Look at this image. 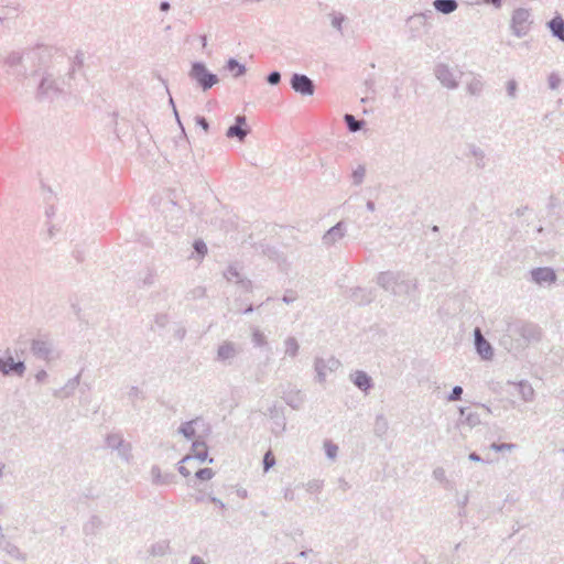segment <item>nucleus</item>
I'll return each mask as SVG.
<instances>
[{"label": "nucleus", "instance_id": "f257e3e1", "mask_svg": "<svg viewBox=\"0 0 564 564\" xmlns=\"http://www.w3.org/2000/svg\"><path fill=\"white\" fill-rule=\"evenodd\" d=\"M53 48L45 45L12 52L6 58L9 72L19 78L22 84L35 79L40 73L52 63Z\"/></svg>", "mask_w": 564, "mask_h": 564}, {"label": "nucleus", "instance_id": "f03ea898", "mask_svg": "<svg viewBox=\"0 0 564 564\" xmlns=\"http://www.w3.org/2000/svg\"><path fill=\"white\" fill-rule=\"evenodd\" d=\"M376 282L394 296H411L417 288L416 280L401 271H384L377 275Z\"/></svg>", "mask_w": 564, "mask_h": 564}, {"label": "nucleus", "instance_id": "7ed1b4c3", "mask_svg": "<svg viewBox=\"0 0 564 564\" xmlns=\"http://www.w3.org/2000/svg\"><path fill=\"white\" fill-rule=\"evenodd\" d=\"M34 80H37L35 91L37 100H52L65 91V82L57 76L56 69L52 63H50Z\"/></svg>", "mask_w": 564, "mask_h": 564}, {"label": "nucleus", "instance_id": "20e7f679", "mask_svg": "<svg viewBox=\"0 0 564 564\" xmlns=\"http://www.w3.org/2000/svg\"><path fill=\"white\" fill-rule=\"evenodd\" d=\"M518 335L525 341H539L542 337L541 328L532 323L512 322L507 326V334L500 338V345L508 351L514 350L518 346L513 343L512 336Z\"/></svg>", "mask_w": 564, "mask_h": 564}, {"label": "nucleus", "instance_id": "39448f33", "mask_svg": "<svg viewBox=\"0 0 564 564\" xmlns=\"http://www.w3.org/2000/svg\"><path fill=\"white\" fill-rule=\"evenodd\" d=\"M533 23L532 14L529 9L519 8L511 15V32L517 37H523L529 34Z\"/></svg>", "mask_w": 564, "mask_h": 564}, {"label": "nucleus", "instance_id": "423d86ee", "mask_svg": "<svg viewBox=\"0 0 564 564\" xmlns=\"http://www.w3.org/2000/svg\"><path fill=\"white\" fill-rule=\"evenodd\" d=\"M434 75L443 87L453 90L458 87L463 72L445 63H440L434 67Z\"/></svg>", "mask_w": 564, "mask_h": 564}, {"label": "nucleus", "instance_id": "0eeeda50", "mask_svg": "<svg viewBox=\"0 0 564 564\" xmlns=\"http://www.w3.org/2000/svg\"><path fill=\"white\" fill-rule=\"evenodd\" d=\"M188 76L192 80L196 82L203 90L212 88L219 82L217 75L210 73L202 62H194L192 64Z\"/></svg>", "mask_w": 564, "mask_h": 564}, {"label": "nucleus", "instance_id": "6e6552de", "mask_svg": "<svg viewBox=\"0 0 564 564\" xmlns=\"http://www.w3.org/2000/svg\"><path fill=\"white\" fill-rule=\"evenodd\" d=\"M31 351L36 358L46 362L54 361L61 356L54 343L47 337H39L33 339L31 344Z\"/></svg>", "mask_w": 564, "mask_h": 564}, {"label": "nucleus", "instance_id": "1a4fd4ad", "mask_svg": "<svg viewBox=\"0 0 564 564\" xmlns=\"http://www.w3.org/2000/svg\"><path fill=\"white\" fill-rule=\"evenodd\" d=\"M491 409L486 404H479L475 410L470 408H459V425L468 426L474 429L482 423V416L491 414Z\"/></svg>", "mask_w": 564, "mask_h": 564}, {"label": "nucleus", "instance_id": "9d476101", "mask_svg": "<svg viewBox=\"0 0 564 564\" xmlns=\"http://www.w3.org/2000/svg\"><path fill=\"white\" fill-rule=\"evenodd\" d=\"M105 443L108 448L116 451L117 455L126 463L132 459V445L123 438L121 433H109Z\"/></svg>", "mask_w": 564, "mask_h": 564}, {"label": "nucleus", "instance_id": "9b49d317", "mask_svg": "<svg viewBox=\"0 0 564 564\" xmlns=\"http://www.w3.org/2000/svg\"><path fill=\"white\" fill-rule=\"evenodd\" d=\"M340 367V361L330 356L328 358L315 357L314 369L316 372V380L323 384L326 381L328 373L336 371Z\"/></svg>", "mask_w": 564, "mask_h": 564}, {"label": "nucleus", "instance_id": "f8f14e48", "mask_svg": "<svg viewBox=\"0 0 564 564\" xmlns=\"http://www.w3.org/2000/svg\"><path fill=\"white\" fill-rule=\"evenodd\" d=\"M290 84L292 89L302 96H312L315 91L313 80L303 74H293Z\"/></svg>", "mask_w": 564, "mask_h": 564}, {"label": "nucleus", "instance_id": "ddd939ff", "mask_svg": "<svg viewBox=\"0 0 564 564\" xmlns=\"http://www.w3.org/2000/svg\"><path fill=\"white\" fill-rule=\"evenodd\" d=\"M25 371V365L23 361H14L10 351L7 350L4 356H0V372L3 375L15 373L22 377Z\"/></svg>", "mask_w": 564, "mask_h": 564}, {"label": "nucleus", "instance_id": "4468645a", "mask_svg": "<svg viewBox=\"0 0 564 564\" xmlns=\"http://www.w3.org/2000/svg\"><path fill=\"white\" fill-rule=\"evenodd\" d=\"M531 280L540 285H551L556 282V273L550 267L535 268L530 271Z\"/></svg>", "mask_w": 564, "mask_h": 564}, {"label": "nucleus", "instance_id": "2eb2a0df", "mask_svg": "<svg viewBox=\"0 0 564 564\" xmlns=\"http://www.w3.org/2000/svg\"><path fill=\"white\" fill-rule=\"evenodd\" d=\"M475 348L477 354L484 360H491L494 358V348L491 344L484 337L480 328L476 327L474 330Z\"/></svg>", "mask_w": 564, "mask_h": 564}, {"label": "nucleus", "instance_id": "dca6fc26", "mask_svg": "<svg viewBox=\"0 0 564 564\" xmlns=\"http://www.w3.org/2000/svg\"><path fill=\"white\" fill-rule=\"evenodd\" d=\"M347 232V226L344 221H338L335 226L329 228L323 236L322 242L326 247H332L340 241Z\"/></svg>", "mask_w": 564, "mask_h": 564}, {"label": "nucleus", "instance_id": "f3484780", "mask_svg": "<svg viewBox=\"0 0 564 564\" xmlns=\"http://www.w3.org/2000/svg\"><path fill=\"white\" fill-rule=\"evenodd\" d=\"M239 352L240 348L237 344L230 340H225L218 346L216 359L221 362L231 364Z\"/></svg>", "mask_w": 564, "mask_h": 564}, {"label": "nucleus", "instance_id": "a211bd4d", "mask_svg": "<svg viewBox=\"0 0 564 564\" xmlns=\"http://www.w3.org/2000/svg\"><path fill=\"white\" fill-rule=\"evenodd\" d=\"M208 457V448L206 443L203 440H195L191 447V453L187 454L181 463H187L193 458L197 459L199 463H204Z\"/></svg>", "mask_w": 564, "mask_h": 564}, {"label": "nucleus", "instance_id": "6ab92c4d", "mask_svg": "<svg viewBox=\"0 0 564 564\" xmlns=\"http://www.w3.org/2000/svg\"><path fill=\"white\" fill-rule=\"evenodd\" d=\"M247 119L245 116H237L236 123L227 129V138H237L242 142L249 133V129L246 128Z\"/></svg>", "mask_w": 564, "mask_h": 564}, {"label": "nucleus", "instance_id": "aec40b11", "mask_svg": "<svg viewBox=\"0 0 564 564\" xmlns=\"http://www.w3.org/2000/svg\"><path fill=\"white\" fill-rule=\"evenodd\" d=\"M350 380L358 389L366 393L373 386L371 377L362 370H356L355 372L350 373Z\"/></svg>", "mask_w": 564, "mask_h": 564}, {"label": "nucleus", "instance_id": "412c9836", "mask_svg": "<svg viewBox=\"0 0 564 564\" xmlns=\"http://www.w3.org/2000/svg\"><path fill=\"white\" fill-rule=\"evenodd\" d=\"M485 83L480 75L471 74L466 82V90L470 96H480L484 90Z\"/></svg>", "mask_w": 564, "mask_h": 564}, {"label": "nucleus", "instance_id": "4be33fe9", "mask_svg": "<svg viewBox=\"0 0 564 564\" xmlns=\"http://www.w3.org/2000/svg\"><path fill=\"white\" fill-rule=\"evenodd\" d=\"M434 9L443 14H451L458 8L456 0H435L433 2Z\"/></svg>", "mask_w": 564, "mask_h": 564}, {"label": "nucleus", "instance_id": "5701e85b", "mask_svg": "<svg viewBox=\"0 0 564 564\" xmlns=\"http://www.w3.org/2000/svg\"><path fill=\"white\" fill-rule=\"evenodd\" d=\"M516 387L518 389V393L524 402H531L534 399V389L528 381L522 380L516 383Z\"/></svg>", "mask_w": 564, "mask_h": 564}, {"label": "nucleus", "instance_id": "b1692460", "mask_svg": "<svg viewBox=\"0 0 564 564\" xmlns=\"http://www.w3.org/2000/svg\"><path fill=\"white\" fill-rule=\"evenodd\" d=\"M284 356L295 358L299 355L300 344L293 336H289L284 339Z\"/></svg>", "mask_w": 564, "mask_h": 564}, {"label": "nucleus", "instance_id": "393cba45", "mask_svg": "<svg viewBox=\"0 0 564 564\" xmlns=\"http://www.w3.org/2000/svg\"><path fill=\"white\" fill-rule=\"evenodd\" d=\"M79 378L80 376L77 375L76 377L69 379L59 391L54 393V395L59 398H67L72 395L79 384Z\"/></svg>", "mask_w": 564, "mask_h": 564}, {"label": "nucleus", "instance_id": "a878e982", "mask_svg": "<svg viewBox=\"0 0 564 564\" xmlns=\"http://www.w3.org/2000/svg\"><path fill=\"white\" fill-rule=\"evenodd\" d=\"M549 26L552 34L564 42V20L561 17H555L549 22Z\"/></svg>", "mask_w": 564, "mask_h": 564}, {"label": "nucleus", "instance_id": "bb28decb", "mask_svg": "<svg viewBox=\"0 0 564 564\" xmlns=\"http://www.w3.org/2000/svg\"><path fill=\"white\" fill-rule=\"evenodd\" d=\"M151 480L155 485H167L171 482V475H163L159 466H152L151 468Z\"/></svg>", "mask_w": 564, "mask_h": 564}, {"label": "nucleus", "instance_id": "cd10ccee", "mask_svg": "<svg viewBox=\"0 0 564 564\" xmlns=\"http://www.w3.org/2000/svg\"><path fill=\"white\" fill-rule=\"evenodd\" d=\"M251 340L254 347H265L268 345V338L265 334L258 327H253L251 330Z\"/></svg>", "mask_w": 564, "mask_h": 564}, {"label": "nucleus", "instance_id": "c85d7f7f", "mask_svg": "<svg viewBox=\"0 0 564 564\" xmlns=\"http://www.w3.org/2000/svg\"><path fill=\"white\" fill-rule=\"evenodd\" d=\"M351 297L359 304L369 303L372 300L371 292L361 288H356L352 291Z\"/></svg>", "mask_w": 564, "mask_h": 564}, {"label": "nucleus", "instance_id": "c756f323", "mask_svg": "<svg viewBox=\"0 0 564 564\" xmlns=\"http://www.w3.org/2000/svg\"><path fill=\"white\" fill-rule=\"evenodd\" d=\"M196 423V420L184 422L180 429L178 433H181L185 438L192 440L196 435V431L194 427V424Z\"/></svg>", "mask_w": 564, "mask_h": 564}, {"label": "nucleus", "instance_id": "7c9ffc66", "mask_svg": "<svg viewBox=\"0 0 564 564\" xmlns=\"http://www.w3.org/2000/svg\"><path fill=\"white\" fill-rule=\"evenodd\" d=\"M388 427L387 419L383 415H377L373 427L375 434L382 437L387 433Z\"/></svg>", "mask_w": 564, "mask_h": 564}, {"label": "nucleus", "instance_id": "2f4dec72", "mask_svg": "<svg viewBox=\"0 0 564 564\" xmlns=\"http://www.w3.org/2000/svg\"><path fill=\"white\" fill-rule=\"evenodd\" d=\"M226 68L229 70V72H234V76L235 77H239L241 75H243L246 73V67L245 65L240 64L237 59L235 58H229L227 61V65H226Z\"/></svg>", "mask_w": 564, "mask_h": 564}, {"label": "nucleus", "instance_id": "473e14b6", "mask_svg": "<svg viewBox=\"0 0 564 564\" xmlns=\"http://www.w3.org/2000/svg\"><path fill=\"white\" fill-rule=\"evenodd\" d=\"M344 120H345L347 128L350 132H357L364 126L362 120H357L352 115H349V113H346L344 116Z\"/></svg>", "mask_w": 564, "mask_h": 564}, {"label": "nucleus", "instance_id": "72a5a7b5", "mask_svg": "<svg viewBox=\"0 0 564 564\" xmlns=\"http://www.w3.org/2000/svg\"><path fill=\"white\" fill-rule=\"evenodd\" d=\"M469 152H470V155L475 160L476 166L479 169H482L485 166V158H486L484 150H481L478 147L473 145L470 148Z\"/></svg>", "mask_w": 564, "mask_h": 564}, {"label": "nucleus", "instance_id": "f704fd0d", "mask_svg": "<svg viewBox=\"0 0 564 564\" xmlns=\"http://www.w3.org/2000/svg\"><path fill=\"white\" fill-rule=\"evenodd\" d=\"M224 276L228 282L239 283L241 281V274L235 265H229Z\"/></svg>", "mask_w": 564, "mask_h": 564}, {"label": "nucleus", "instance_id": "c9c22d12", "mask_svg": "<svg viewBox=\"0 0 564 564\" xmlns=\"http://www.w3.org/2000/svg\"><path fill=\"white\" fill-rule=\"evenodd\" d=\"M324 449H325V454L326 456L330 459V460H335L337 458V454H338V446L333 443L332 441L327 440L324 442Z\"/></svg>", "mask_w": 564, "mask_h": 564}, {"label": "nucleus", "instance_id": "e433bc0d", "mask_svg": "<svg viewBox=\"0 0 564 564\" xmlns=\"http://www.w3.org/2000/svg\"><path fill=\"white\" fill-rule=\"evenodd\" d=\"M366 175V169L362 165H359L357 169L352 171L351 178L354 185H360L364 182Z\"/></svg>", "mask_w": 564, "mask_h": 564}, {"label": "nucleus", "instance_id": "4c0bfd02", "mask_svg": "<svg viewBox=\"0 0 564 564\" xmlns=\"http://www.w3.org/2000/svg\"><path fill=\"white\" fill-rule=\"evenodd\" d=\"M345 21V15L341 13H334L332 14V26L336 29L337 31H343V23Z\"/></svg>", "mask_w": 564, "mask_h": 564}, {"label": "nucleus", "instance_id": "58836bf2", "mask_svg": "<svg viewBox=\"0 0 564 564\" xmlns=\"http://www.w3.org/2000/svg\"><path fill=\"white\" fill-rule=\"evenodd\" d=\"M561 77L556 73H551L547 77V84L550 89L555 90L561 85Z\"/></svg>", "mask_w": 564, "mask_h": 564}, {"label": "nucleus", "instance_id": "ea45409f", "mask_svg": "<svg viewBox=\"0 0 564 564\" xmlns=\"http://www.w3.org/2000/svg\"><path fill=\"white\" fill-rule=\"evenodd\" d=\"M516 447L514 444L512 443H501V444H497V443H492L490 445V448L495 452H505V451H512L513 448Z\"/></svg>", "mask_w": 564, "mask_h": 564}, {"label": "nucleus", "instance_id": "a19ab883", "mask_svg": "<svg viewBox=\"0 0 564 564\" xmlns=\"http://www.w3.org/2000/svg\"><path fill=\"white\" fill-rule=\"evenodd\" d=\"M215 473L212 468H202L196 471V477L200 480H209L214 477Z\"/></svg>", "mask_w": 564, "mask_h": 564}, {"label": "nucleus", "instance_id": "79ce46f5", "mask_svg": "<svg viewBox=\"0 0 564 564\" xmlns=\"http://www.w3.org/2000/svg\"><path fill=\"white\" fill-rule=\"evenodd\" d=\"M432 476L435 480L440 482H447L446 471L443 467H436L433 470Z\"/></svg>", "mask_w": 564, "mask_h": 564}, {"label": "nucleus", "instance_id": "37998d69", "mask_svg": "<svg viewBox=\"0 0 564 564\" xmlns=\"http://www.w3.org/2000/svg\"><path fill=\"white\" fill-rule=\"evenodd\" d=\"M194 249L197 252V254L199 256V259H203L205 257V254L207 253V246L202 240H196L194 242Z\"/></svg>", "mask_w": 564, "mask_h": 564}, {"label": "nucleus", "instance_id": "c03bdc74", "mask_svg": "<svg viewBox=\"0 0 564 564\" xmlns=\"http://www.w3.org/2000/svg\"><path fill=\"white\" fill-rule=\"evenodd\" d=\"M323 488V481L314 479L307 482L306 489L310 492H318Z\"/></svg>", "mask_w": 564, "mask_h": 564}, {"label": "nucleus", "instance_id": "a18cd8bd", "mask_svg": "<svg viewBox=\"0 0 564 564\" xmlns=\"http://www.w3.org/2000/svg\"><path fill=\"white\" fill-rule=\"evenodd\" d=\"M462 394H463V388L459 387V386H456L453 388L452 392L449 393V395L447 397V400L448 401H457V400H460L462 398Z\"/></svg>", "mask_w": 564, "mask_h": 564}, {"label": "nucleus", "instance_id": "49530a36", "mask_svg": "<svg viewBox=\"0 0 564 564\" xmlns=\"http://www.w3.org/2000/svg\"><path fill=\"white\" fill-rule=\"evenodd\" d=\"M58 231H59V228L55 224L48 223L47 224V229H46V232H45L46 238L48 240L54 239Z\"/></svg>", "mask_w": 564, "mask_h": 564}, {"label": "nucleus", "instance_id": "de8ad7c7", "mask_svg": "<svg viewBox=\"0 0 564 564\" xmlns=\"http://www.w3.org/2000/svg\"><path fill=\"white\" fill-rule=\"evenodd\" d=\"M281 80V74L276 70L274 72H271L268 77H267V82L270 84V85H278Z\"/></svg>", "mask_w": 564, "mask_h": 564}, {"label": "nucleus", "instance_id": "09e8293b", "mask_svg": "<svg viewBox=\"0 0 564 564\" xmlns=\"http://www.w3.org/2000/svg\"><path fill=\"white\" fill-rule=\"evenodd\" d=\"M274 464H275L274 457L272 456V454L270 452H268L263 458L264 470L265 471L269 470Z\"/></svg>", "mask_w": 564, "mask_h": 564}, {"label": "nucleus", "instance_id": "8fccbe9b", "mask_svg": "<svg viewBox=\"0 0 564 564\" xmlns=\"http://www.w3.org/2000/svg\"><path fill=\"white\" fill-rule=\"evenodd\" d=\"M507 93H508V96L510 98H514L516 97V93H517V82L514 79H510L508 83H507Z\"/></svg>", "mask_w": 564, "mask_h": 564}, {"label": "nucleus", "instance_id": "3c124183", "mask_svg": "<svg viewBox=\"0 0 564 564\" xmlns=\"http://www.w3.org/2000/svg\"><path fill=\"white\" fill-rule=\"evenodd\" d=\"M170 105H172V107H173V111H174V115H175V117H176L177 123H178V126L181 127L182 134L184 135V138H186L185 129H184V127H183V124H182V122H181V120H180V117H178V113H177V110H176V108H175V105H174V101H173V98H172V97H170Z\"/></svg>", "mask_w": 564, "mask_h": 564}, {"label": "nucleus", "instance_id": "603ef678", "mask_svg": "<svg viewBox=\"0 0 564 564\" xmlns=\"http://www.w3.org/2000/svg\"><path fill=\"white\" fill-rule=\"evenodd\" d=\"M129 397L131 399L142 398V391L138 387H131L129 390Z\"/></svg>", "mask_w": 564, "mask_h": 564}, {"label": "nucleus", "instance_id": "864d4df0", "mask_svg": "<svg viewBox=\"0 0 564 564\" xmlns=\"http://www.w3.org/2000/svg\"><path fill=\"white\" fill-rule=\"evenodd\" d=\"M237 284L240 285L247 292H250L252 289L251 281L248 279H243L242 276H241V281H239V283H237Z\"/></svg>", "mask_w": 564, "mask_h": 564}, {"label": "nucleus", "instance_id": "5fc2aeb1", "mask_svg": "<svg viewBox=\"0 0 564 564\" xmlns=\"http://www.w3.org/2000/svg\"><path fill=\"white\" fill-rule=\"evenodd\" d=\"M196 123L202 127V129H204L205 132L208 131L209 129V124L207 122V120L204 118V117H196Z\"/></svg>", "mask_w": 564, "mask_h": 564}, {"label": "nucleus", "instance_id": "6e6d98bb", "mask_svg": "<svg viewBox=\"0 0 564 564\" xmlns=\"http://www.w3.org/2000/svg\"><path fill=\"white\" fill-rule=\"evenodd\" d=\"M296 300V295L294 293L284 294L282 301L286 304L293 303Z\"/></svg>", "mask_w": 564, "mask_h": 564}, {"label": "nucleus", "instance_id": "4d7b16f0", "mask_svg": "<svg viewBox=\"0 0 564 564\" xmlns=\"http://www.w3.org/2000/svg\"><path fill=\"white\" fill-rule=\"evenodd\" d=\"M47 378V372L45 370H40L36 375H35V379L37 382H44Z\"/></svg>", "mask_w": 564, "mask_h": 564}, {"label": "nucleus", "instance_id": "13d9d810", "mask_svg": "<svg viewBox=\"0 0 564 564\" xmlns=\"http://www.w3.org/2000/svg\"><path fill=\"white\" fill-rule=\"evenodd\" d=\"M8 553L14 557H19L20 555V551L18 547L13 546V545H10L9 549H8Z\"/></svg>", "mask_w": 564, "mask_h": 564}, {"label": "nucleus", "instance_id": "bf43d9fd", "mask_svg": "<svg viewBox=\"0 0 564 564\" xmlns=\"http://www.w3.org/2000/svg\"><path fill=\"white\" fill-rule=\"evenodd\" d=\"M210 501L213 503H215L216 506H218L220 509H225V507H226L225 503L220 499H218L216 497H212Z\"/></svg>", "mask_w": 564, "mask_h": 564}, {"label": "nucleus", "instance_id": "052dcab7", "mask_svg": "<svg viewBox=\"0 0 564 564\" xmlns=\"http://www.w3.org/2000/svg\"><path fill=\"white\" fill-rule=\"evenodd\" d=\"M184 463H181L180 467H178V471L180 474H182L183 476L187 477L191 471L183 465Z\"/></svg>", "mask_w": 564, "mask_h": 564}, {"label": "nucleus", "instance_id": "680f3d73", "mask_svg": "<svg viewBox=\"0 0 564 564\" xmlns=\"http://www.w3.org/2000/svg\"><path fill=\"white\" fill-rule=\"evenodd\" d=\"M170 8H171V6H170V3H169L167 1H162V2L160 3V10H161V11H169V10H170Z\"/></svg>", "mask_w": 564, "mask_h": 564}, {"label": "nucleus", "instance_id": "e2e57ef3", "mask_svg": "<svg viewBox=\"0 0 564 564\" xmlns=\"http://www.w3.org/2000/svg\"><path fill=\"white\" fill-rule=\"evenodd\" d=\"M191 564H205V562L199 556H192Z\"/></svg>", "mask_w": 564, "mask_h": 564}, {"label": "nucleus", "instance_id": "0e129e2a", "mask_svg": "<svg viewBox=\"0 0 564 564\" xmlns=\"http://www.w3.org/2000/svg\"><path fill=\"white\" fill-rule=\"evenodd\" d=\"M468 458H469L471 462H480V460H481L480 456H479L478 454H476V453H470V454H469V456H468Z\"/></svg>", "mask_w": 564, "mask_h": 564}, {"label": "nucleus", "instance_id": "69168bd1", "mask_svg": "<svg viewBox=\"0 0 564 564\" xmlns=\"http://www.w3.org/2000/svg\"><path fill=\"white\" fill-rule=\"evenodd\" d=\"M284 498L288 500H293V498H294L293 491L291 489H286L284 492Z\"/></svg>", "mask_w": 564, "mask_h": 564}, {"label": "nucleus", "instance_id": "338daca9", "mask_svg": "<svg viewBox=\"0 0 564 564\" xmlns=\"http://www.w3.org/2000/svg\"><path fill=\"white\" fill-rule=\"evenodd\" d=\"M166 323V317L165 316H159L156 318V324L160 325L161 327H163Z\"/></svg>", "mask_w": 564, "mask_h": 564}, {"label": "nucleus", "instance_id": "774afa93", "mask_svg": "<svg viewBox=\"0 0 564 564\" xmlns=\"http://www.w3.org/2000/svg\"><path fill=\"white\" fill-rule=\"evenodd\" d=\"M366 207H367V209H368L369 212H375V209H376V205H375V203H373V202H371V200H368V202H367Z\"/></svg>", "mask_w": 564, "mask_h": 564}]
</instances>
